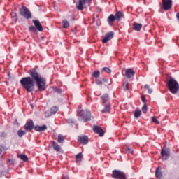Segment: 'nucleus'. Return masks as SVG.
<instances>
[{
    "mask_svg": "<svg viewBox=\"0 0 179 179\" xmlns=\"http://www.w3.org/2000/svg\"><path fill=\"white\" fill-rule=\"evenodd\" d=\"M93 131L95 134H98L99 136H104V131L99 126L94 125L93 127Z\"/></svg>",
    "mask_w": 179,
    "mask_h": 179,
    "instance_id": "12",
    "label": "nucleus"
},
{
    "mask_svg": "<svg viewBox=\"0 0 179 179\" xmlns=\"http://www.w3.org/2000/svg\"><path fill=\"white\" fill-rule=\"evenodd\" d=\"M25 134H26L25 131H23V130H18L17 131V135L20 138H22V136H24Z\"/></svg>",
    "mask_w": 179,
    "mask_h": 179,
    "instance_id": "33",
    "label": "nucleus"
},
{
    "mask_svg": "<svg viewBox=\"0 0 179 179\" xmlns=\"http://www.w3.org/2000/svg\"><path fill=\"white\" fill-rule=\"evenodd\" d=\"M96 85H99L100 86H101V85H103V82L100 79H96Z\"/></svg>",
    "mask_w": 179,
    "mask_h": 179,
    "instance_id": "40",
    "label": "nucleus"
},
{
    "mask_svg": "<svg viewBox=\"0 0 179 179\" xmlns=\"http://www.w3.org/2000/svg\"><path fill=\"white\" fill-rule=\"evenodd\" d=\"M104 108L102 110V113H110V110H111V104L110 103H108V104H104Z\"/></svg>",
    "mask_w": 179,
    "mask_h": 179,
    "instance_id": "20",
    "label": "nucleus"
},
{
    "mask_svg": "<svg viewBox=\"0 0 179 179\" xmlns=\"http://www.w3.org/2000/svg\"><path fill=\"white\" fill-rule=\"evenodd\" d=\"M145 89H147V90H149V89H150V87L149 86V85H148V84H146V85H145Z\"/></svg>",
    "mask_w": 179,
    "mask_h": 179,
    "instance_id": "45",
    "label": "nucleus"
},
{
    "mask_svg": "<svg viewBox=\"0 0 179 179\" xmlns=\"http://www.w3.org/2000/svg\"><path fill=\"white\" fill-rule=\"evenodd\" d=\"M83 159V155L82 154V152H79L76 155V163H79V162H82Z\"/></svg>",
    "mask_w": 179,
    "mask_h": 179,
    "instance_id": "21",
    "label": "nucleus"
},
{
    "mask_svg": "<svg viewBox=\"0 0 179 179\" xmlns=\"http://www.w3.org/2000/svg\"><path fill=\"white\" fill-rule=\"evenodd\" d=\"M102 71H104V72H106V73H111V69L108 67H103Z\"/></svg>",
    "mask_w": 179,
    "mask_h": 179,
    "instance_id": "38",
    "label": "nucleus"
},
{
    "mask_svg": "<svg viewBox=\"0 0 179 179\" xmlns=\"http://www.w3.org/2000/svg\"><path fill=\"white\" fill-rule=\"evenodd\" d=\"M20 83L23 89L27 90L28 93L34 92V79L31 76L22 78L20 80Z\"/></svg>",
    "mask_w": 179,
    "mask_h": 179,
    "instance_id": "2",
    "label": "nucleus"
},
{
    "mask_svg": "<svg viewBox=\"0 0 179 179\" xmlns=\"http://www.w3.org/2000/svg\"><path fill=\"white\" fill-rule=\"evenodd\" d=\"M34 131L36 132H44V131H47V125L43 124L42 126L40 125H36L34 127Z\"/></svg>",
    "mask_w": 179,
    "mask_h": 179,
    "instance_id": "14",
    "label": "nucleus"
},
{
    "mask_svg": "<svg viewBox=\"0 0 179 179\" xmlns=\"http://www.w3.org/2000/svg\"><path fill=\"white\" fill-rule=\"evenodd\" d=\"M121 17H122V13L117 11L115 15V19L117 21L120 22L121 20Z\"/></svg>",
    "mask_w": 179,
    "mask_h": 179,
    "instance_id": "23",
    "label": "nucleus"
},
{
    "mask_svg": "<svg viewBox=\"0 0 179 179\" xmlns=\"http://www.w3.org/2000/svg\"><path fill=\"white\" fill-rule=\"evenodd\" d=\"M64 141H65V137H64V136H62V134H59L58 138H57V142L59 143H64Z\"/></svg>",
    "mask_w": 179,
    "mask_h": 179,
    "instance_id": "26",
    "label": "nucleus"
},
{
    "mask_svg": "<svg viewBox=\"0 0 179 179\" xmlns=\"http://www.w3.org/2000/svg\"><path fill=\"white\" fill-rule=\"evenodd\" d=\"M92 76H94V78H99V76H100V71H95L92 73Z\"/></svg>",
    "mask_w": 179,
    "mask_h": 179,
    "instance_id": "36",
    "label": "nucleus"
},
{
    "mask_svg": "<svg viewBox=\"0 0 179 179\" xmlns=\"http://www.w3.org/2000/svg\"><path fill=\"white\" fill-rule=\"evenodd\" d=\"M166 87L172 94H177L179 90V84L173 78H169L166 81Z\"/></svg>",
    "mask_w": 179,
    "mask_h": 179,
    "instance_id": "3",
    "label": "nucleus"
},
{
    "mask_svg": "<svg viewBox=\"0 0 179 179\" xmlns=\"http://www.w3.org/2000/svg\"><path fill=\"white\" fill-rule=\"evenodd\" d=\"M142 29V24L139 23H134L133 24V30H135V31H141Z\"/></svg>",
    "mask_w": 179,
    "mask_h": 179,
    "instance_id": "18",
    "label": "nucleus"
},
{
    "mask_svg": "<svg viewBox=\"0 0 179 179\" xmlns=\"http://www.w3.org/2000/svg\"><path fill=\"white\" fill-rule=\"evenodd\" d=\"M125 75L127 79H131L134 75H135V71L134 69H128L125 71Z\"/></svg>",
    "mask_w": 179,
    "mask_h": 179,
    "instance_id": "15",
    "label": "nucleus"
},
{
    "mask_svg": "<svg viewBox=\"0 0 179 179\" xmlns=\"http://www.w3.org/2000/svg\"><path fill=\"white\" fill-rule=\"evenodd\" d=\"M172 6H173L172 0H162V9H164V10H170Z\"/></svg>",
    "mask_w": 179,
    "mask_h": 179,
    "instance_id": "8",
    "label": "nucleus"
},
{
    "mask_svg": "<svg viewBox=\"0 0 179 179\" xmlns=\"http://www.w3.org/2000/svg\"><path fill=\"white\" fill-rule=\"evenodd\" d=\"M92 0H79L76 6L78 10H83L86 6H90Z\"/></svg>",
    "mask_w": 179,
    "mask_h": 179,
    "instance_id": "7",
    "label": "nucleus"
},
{
    "mask_svg": "<svg viewBox=\"0 0 179 179\" xmlns=\"http://www.w3.org/2000/svg\"><path fill=\"white\" fill-rule=\"evenodd\" d=\"M148 90L149 94H152V93H153V90L152 88H150Z\"/></svg>",
    "mask_w": 179,
    "mask_h": 179,
    "instance_id": "42",
    "label": "nucleus"
},
{
    "mask_svg": "<svg viewBox=\"0 0 179 179\" xmlns=\"http://www.w3.org/2000/svg\"><path fill=\"white\" fill-rule=\"evenodd\" d=\"M18 157L23 162H29V158L27 157V155H19Z\"/></svg>",
    "mask_w": 179,
    "mask_h": 179,
    "instance_id": "25",
    "label": "nucleus"
},
{
    "mask_svg": "<svg viewBox=\"0 0 179 179\" xmlns=\"http://www.w3.org/2000/svg\"><path fill=\"white\" fill-rule=\"evenodd\" d=\"M114 37V32H109L107 33L104 37V38L102 40V43L106 44V43H108V41H110Z\"/></svg>",
    "mask_w": 179,
    "mask_h": 179,
    "instance_id": "13",
    "label": "nucleus"
},
{
    "mask_svg": "<svg viewBox=\"0 0 179 179\" xmlns=\"http://www.w3.org/2000/svg\"><path fill=\"white\" fill-rule=\"evenodd\" d=\"M0 177H1V171H0Z\"/></svg>",
    "mask_w": 179,
    "mask_h": 179,
    "instance_id": "50",
    "label": "nucleus"
},
{
    "mask_svg": "<svg viewBox=\"0 0 179 179\" xmlns=\"http://www.w3.org/2000/svg\"><path fill=\"white\" fill-rule=\"evenodd\" d=\"M141 100H142L143 103H145L146 101V98L145 96H142Z\"/></svg>",
    "mask_w": 179,
    "mask_h": 179,
    "instance_id": "44",
    "label": "nucleus"
},
{
    "mask_svg": "<svg viewBox=\"0 0 179 179\" xmlns=\"http://www.w3.org/2000/svg\"><path fill=\"white\" fill-rule=\"evenodd\" d=\"M77 115L78 117V121H83V122H87L92 120V113L89 110H78L77 111Z\"/></svg>",
    "mask_w": 179,
    "mask_h": 179,
    "instance_id": "4",
    "label": "nucleus"
},
{
    "mask_svg": "<svg viewBox=\"0 0 179 179\" xmlns=\"http://www.w3.org/2000/svg\"><path fill=\"white\" fill-rule=\"evenodd\" d=\"M161 155L162 157V160H167L170 157V149L162 148L161 150Z\"/></svg>",
    "mask_w": 179,
    "mask_h": 179,
    "instance_id": "11",
    "label": "nucleus"
},
{
    "mask_svg": "<svg viewBox=\"0 0 179 179\" xmlns=\"http://www.w3.org/2000/svg\"><path fill=\"white\" fill-rule=\"evenodd\" d=\"M32 22L36 29H37L38 31H43V25H41V23H40V21L37 20H34Z\"/></svg>",
    "mask_w": 179,
    "mask_h": 179,
    "instance_id": "16",
    "label": "nucleus"
},
{
    "mask_svg": "<svg viewBox=\"0 0 179 179\" xmlns=\"http://www.w3.org/2000/svg\"><path fill=\"white\" fill-rule=\"evenodd\" d=\"M142 111L144 114H146V113L148 112V106H146V103H145L143 106Z\"/></svg>",
    "mask_w": 179,
    "mask_h": 179,
    "instance_id": "37",
    "label": "nucleus"
},
{
    "mask_svg": "<svg viewBox=\"0 0 179 179\" xmlns=\"http://www.w3.org/2000/svg\"><path fill=\"white\" fill-rule=\"evenodd\" d=\"M51 142L54 150H55L56 152H59L61 150V146H59V145H58V143H57V142L55 141Z\"/></svg>",
    "mask_w": 179,
    "mask_h": 179,
    "instance_id": "19",
    "label": "nucleus"
},
{
    "mask_svg": "<svg viewBox=\"0 0 179 179\" xmlns=\"http://www.w3.org/2000/svg\"><path fill=\"white\" fill-rule=\"evenodd\" d=\"M29 31H33V33H36V31H37V29L34 26H30L29 27Z\"/></svg>",
    "mask_w": 179,
    "mask_h": 179,
    "instance_id": "35",
    "label": "nucleus"
},
{
    "mask_svg": "<svg viewBox=\"0 0 179 179\" xmlns=\"http://www.w3.org/2000/svg\"><path fill=\"white\" fill-rule=\"evenodd\" d=\"M112 178L114 179H128L125 173L117 169L112 171Z\"/></svg>",
    "mask_w": 179,
    "mask_h": 179,
    "instance_id": "5",
    "label": "nucleus"
},
{
    "mask_svg": "<svg viewBox=\"0 0 179 179\" xmlns=\"http://www.w3.org/2000/svg\"><path fill=\"white\" fill-rule=\"evenodd\" d=\"M127 150H128L129 153H134V150L129 148H127Z\"/></svg>",
    "mask_w": 179,
    "mask_h": 179,
    "instance_id": "43",
    "label": "nucleus"
},
{
    "mask_svg": "<svg viewBox=\"0 0 179 179\" xmlns=\"http://www.w3.org/2000/svg\"><path fill=\"white\" fill-rule=\"evenodd\" d=\"M123 87L124 91L129 90V83L128 82L124 83Z\"/></svg>",
    "mask_w": 179,
    "mask_h": 179,
    "instance_id": "32",
    "label": "nucleus"
},
{
    "mask_svg": "<svg viewBox=\"0 0 179 179\" xmlns=\"http://www.w3.org/2000/svg\"><path fill=\"white\" fill-rule=\"evenodd\" d=\"M115 17L114 16V15L111 14L107 19V22L109 24V26H112L113 23H114V22H115Z\"/></svg>",
    "mask_w": 179,
    "mask_h": 179,
    "instance_id": "17",
    "label": "nucleus"
},
{
    "mask_svg": "<svg viewBox=\"0 0 179 179\" xmlns=\"http://www.w3.org/2000/svg\"><path fill=\"white\" fill-rule=\"evenodd\" d=\"M152 121L155 124H160V122H159V120H157V119L156 117H152Z\"/></svg>",
    "mask_w": 179,
    "mask_h": 179,
    "instance_id": "41",
    "label": "nucleus"
},
{
    "mask_svg": "<svg viewBox=\"0 0 179 179\" xmlns=\"http://www.w3.org/2000/svg\"><path fill=\"white\" fill-rule=\"evenodd\" d=\"M78 141L81 143V145H87V143H89V137L86 135L78 136Z\"/></svg>",
    "mask_w": 179,
    "mask_h": 179,
    "instance_id": "10",
    "label": "nucleus"
},
{
    "mask_svg": "<svg viewBox=\"0 0 179 179\" xmlns=\"http://www.w3.org/2000/svg\"><path fill=\"white\" fill-rule=\"evenodd\" d=\"M96 24H97V26H100V24H101V23L100 22L99 20H96Z\"/></svg>",
    "mask_w": 179,
    "mask_h": 179,
    "instance_id": "46",
    "label": "nucleus"
},
{
    "mask_svg": "<svg viewBox=\"0 0 179 179\" xmlns=\"http://www.w3.org/2000/svg\"><path fill=\"white\" fill-rule=\"evenodd\" d=\"M2 154V146L0 145V155Z\"/></svg>",
    "mask_w": 179,
    "mask_h": 179,
    "instance_id": "48",
    "label": "nucleus"
},
{
    "mask_svg": "<svg viewBox=\"0 0 179 179\" xmlns=\"http://www.w3.org/2000/svg\"><path fill=\"white\" fill-rule=\"evenodd\" d=\"M62 24H63L64 29H68V27H69V22L66 20H64L62 21Z\"/></svg>",
    "mask_w": 179,
    "mask_h": 179,
    "instance_id": "30",
    "label": "nucleus"
},
{
    "mask_svg": "<svg viewBox=\"0 0 179 179\" xmlns=\"http://www.w3.org/2000/svg\"><path fill=\"white\" fill-rule=\"evenodd\" d=\"M57 111H58V107L53 106L50 108V113L52 115H54V114H57Z\"/></svg>",
    "mask_w": 179,
    "mask_h": 179,
    "instance_id": "28",
    "label": "nucleus"
},
{
    "mask_svg": "<svg viewBox=\"0 0 179 179\" xmlns=\"http://www.w3.org/2000/svg\"><path fill=\"white\" fill-rule=\"evenodd\" d=\"M163 176V173H162V171H160V169L159 168H157L156 171H155V177L157 179H160L162 178Z\"/></svg>",
    "mask_w": 179,
    "mask_h": 179,
    "instance_id": "22",
    "label": "nucleus"
},
{
    "mask_svg": "<svg viewBox=\"0 0 179 179\" xmlns=\"http://www.w3.org/2000/svg\"><path fill=\"white\" fill-rule=\"evenodd\" d=\"M28 73L31 78H34V82L36 85V87L38 92H44L47 89V80L44 77L41 76V74L37 72L36 69H31L28 71Z\"/></svg>",
    "mask_w": 179,
    "mask_h": 179,
    "instance_id": "1",
    "label": "nucleus"
},
{
    "mask_svg": "<svg viewBox=\"0 0 179 179\" xmlns=\"http://www.w3.org/2000/svg\"><path fill=\"white\" fill-rule=\"evenodd\" d=\"M66 122H67V124H71L72 125V127H73V125H76V127H78V124H76V122L72 119H68L66 120Z\"/></svg>",
    "mask_w": 179,
    "mask_h": 179,
    "instance_id": "27",
    "label": "nucleus"
},
{
    "mask_svg": "<svg viewBox=\"0 0 179 179\" xmlns=\"http://www.w3.org/2000/svg\"><path fill=\"white\" fill-rule=\"evenodd\" d=\"M62 179H69V178H68L67 176H63V177H62Z\"/></svg>",
    "mask_w": 179,
    "mask_h": 179,
    "instance_id": "47",
    "label": "nucleus"
},
{
    "mask_svg": "<svg viewBox=\"0 0 179 179\" xmlns=\"http://www.w3.org/2000/svg\"><path fill=\"white\" fill-rule=\"evenodd\" d=\"M176 17H177L178 20H179V13H178L176 14Z\"/></svg>",
    "mask_w": 179,
    "mask_h": 179,
    "instance_id": "49",
    "label": "nucleus"
},
{
    "mask_svg": "<svg viewBox=\"0 0 179 179\" xmlns=\"http://www.w3.org/2000/svg\"><path fill=\"white\" fill-rule=\"evenodd\" d=\"M141 115H142V111H141L140 110H135L134 117L136 118H139V117H141Z\"/></svg>",
    "mask_w": 179,
    "mask_h": 179,
    "instance_id": "29",
    "label": "nucleus"
},
{
    "mask_svg": "<svg viewBox=\"0 0 179 179\" xmlns=\"http://www.w3.org/2000/svg\"><path fill=\"white\" fill-rule=\"evenodd\" d=\"M34 122L32 120H30L29 121L26 122V124L24 126V128L25 131H27V132H30V131H31L33 128L34 129Z\"/></svg>",
    "mask_w": 179,
    "mask_h": 179,
    "instance_id": "9",
    "label": "nucleus"
},
{
    "mask_svg": "<svg viewBox=\"0 0 179 179\" xmlns=\"http://www.w3.org/2000/svg\"><path fill=\"white\" fill-rule=\"evenodd\" d=\"M54 91L57 93V94H60V96H62V90L58 87H55L54 88Z\"/></svg>",
    "mask_w": 179,
    "mask_h": 179,
    "instance_id": "31",
    "label": "nucleus"
},
{
    "mask_svg": "<svg viewBox=\"0 0 179 179\" xmlns=\"http://www.w3.org/2000/svg\"><path fill=\"white\" fill-rule=\"evenodd\" d=\"M101 99L103 100V106H104V103H107V101H108V100H110V97L108 96V95L107 94H104L101 96Z\"/></svg>",
    "mask_w": 179,
    "mask_h": 179,
    "instance_id": "24",
    "label": "nucleus"
},
{
    "mask_svg": "<svg viewBox=\"0 0 179 179\" xmlns=\"http://www.w3.org/2000/svg\"><path fill=\"white\" fill-rule=\"evenodd\" d=\"M20 15L25 19H31V13L27 7L22 6L20 9Z\"/></svg>",
    "mask_w": 179,
    "mask_h": 179,
    "instance_id": "6",
    "label": "nucleus"
},
{
    "mask_svg": "<svg viewBox=\"0 0 179 179\" xmlns=\"http://www.w3.org/2000/svg\"><path fill=\"white\" fill-rule=\"evenodd\" d=\"M11 17L15 20V22H17V15H16V13L13 12L11 13Z\"/></svg>",
    "mask_w": 179,
    "mask_h": 179,
    "instance_id": "34",
    "label": "nucleus"
},
{
    "mask_svg": "<svg viewBox=\"0 0 179 179\" xmlns=\"http://www.w3.org/2000/svg\"><path fill=\"white\" fill-rule=\"evenodd\" d=\"M52 115V114H51V111H46L45 113V117H51Z\"/></svg>",
    "mask_w": 179,
    "mask_h": 179,
    "instance_id": "39",
    "label": "nucleus"
}]
</instances>
